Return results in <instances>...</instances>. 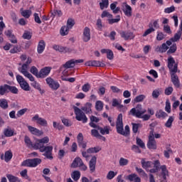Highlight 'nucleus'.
<instances>
[{
  "mask_svg": "<svg viewBox=\"0 0 182 182\" xmlns=\"http://www.w3.org/2000/svg\"><path fill=\"white\" fill-rule=\"evenodd\" d=\"M141 163L143 168L151 173H157L160 168V161H159V160H156L153 163L151 161L142 159Z\"/></svg>",
  "mask_w": 182,
  "mask_h": 182,
  "instance_id": "nucleus-1",
  "label": "nucleus"
},
{
  "mask_svg": "<svg viewBox=\"0 0 182 182\" xmlns=\"http://www.w3.org/2000/svg\"><path fill=\"white\" fill-rule=\"evenodd\" d=\"M32 63V58L28 57L27 61H25V63L18 68V71L20 73L23 75L25 77H26L28 80L33 81V75L30 73L29 70V65Z\"/></svg>",
  "mask_w": 182,
  "mask_h": 182,
  "instance_id": "nucleus-2",
  "label": "nucleus"
},
{
  "mask_svg": "<svg viewBox=\"0 0 182 182\" xmlns=\"http://www.w3.org/2000/svg\"><path fill=\"white\" fill-rule=\"evenodd\" d=\"M117 132L119 134L122 136H127L130 132V127L129 125H126L125 128H123V114H119L117 119Z\"/></svg>",
  "mask_w": 182,
  "mask_h": 182,
  "instance_id": "nucleus-3",
  "label": "nucleus"
},
{
  "mask_svg": "<svg viewBox=\"0 0 182 182\" xmlns=\"http://www.w3.org/2000/svg\"><path fill=\"white\" fill-rule=\"evenodd\" d=\"M73 108L74 109L76 120L82 122V123H87V117H86V114L82 112V109L76 106H73Z\"/></svg>",
  "mask_w": 182,
  "mask_h": 182,
  "instance_id": "nucleus-4",
  "label": "nucleus"
},
{
  "mask_svg": "<svg viewBox=\"0 0 182 182\" xmlns=\"http://www.w3.org/2000/svg\"><path fill=\"white\" fill-rule=\"evenodd\" d=\"M168 68L170 74L177 73L178 72V64L176 63V60L172 56L168 58Z\"/></svg>",
  "mask_w": 182,
  "mask_h": 182,
  "instance_id": "nucleus-5",
  "label": "nucleus"
},
{
  "mask_svg": "<svg viewBox=\"0 0 182 182\" xmlns=\"http://www.w3.org/2000/svg\"><path fill=\"white\" fill-rule=\"evenodd\" d=\"M146 112H147V110L141 107V105H138L136 107H134L130 110L131 114L132 116H134L135 117H137L138 119H140V117H141V115L144 114Z\"/></svg>",
  "mask_w": 182,
  "mask_h": 182,
  "instance_id": "nucleus-6",
  "label": "nucleus"
},
{
  "mask_svg": "<svg viewBox=\"0 0 182 182\" xmlns=\"http://www.w3.org/2000/svg\"><path fill=\"white\" fill-rule=\"evenodd\" d=\"M42 163V160L41 159H27L23 161L21 163V166L23 167H36L38 164Z\"/></svg>",
  "mask_w": 182,
  "mask_h": 182,
  "instance_id": "nucleus-7",
  "label": "nucleus"
},
{
  "mask_svg": "<svg viewBox=\"0 0 182 182\" xmlns=\"http://www.w3.org/2000/svg\"><path fill=\"white\" fill-rule=\"evenodd\" d=\"M71 167L73 168H77V167H80V170H82L83 171H86V170H87V166L85 165L83 161L80 157H76L73 160L71 164Z\"/></svg>",
  "mask_w": 182,
  "mask_h": 182,
  "instance_id": "nucleus-8",
  "label": "nucleus"
},
{
  "mask_svg": "<svg viewBox=\"0 0 182 182\" xmlns=\"http://www.w3.org/2000/svg\"><path fill=\"white\" fill-rule=\"evenodd\" d=\"M16 80L18 85H20V87H21V89H23V90H25V92H29V90H31V87L29 86V84L28 83V82H26V80H25V78H23V77H22L21 75H17Z\"/></svg>",
  "mask_w": 182,
  "mask_h": 182,
  "instance_id": "nucleus-9",
  "label": "nucleus"
},
{
  "mask_svg": "<svg viewBox=\"0 0 182 182\" xmlns=\"http://www.w3.org/2000/svg\"><path fill=\"white\" fill-rule=\"evenodd\" d=\"M52 151H53V146H44V147L41 148V153H44L43 156L48 159V160L53 159V156H52Z\"/></svg>",
  "mask_w": 182,
  "mask_h": 182,
  "instance_id": "nucleus-10",
  "label": "nucleus"
},
{
  "mask_svg": "<svg viewBox=\"0 0 182 182\" xmlns=\"http://www.w3.org/2000/svg\"><path fill=\"white\" fill-rule=\"evenodd\" d=\"M168 46H171V41H167L166 43H162L161 46H156L155 50L159 53H165V52L168 50Z\"/></svg>",
  "mask_w": 182,
  "mask_h": 182,
  "instance_id": "nucleus-11",
  "label": "nucleus"
},
{
  "mask_svg": "<svg viewBox=\"0 0 182 182\" xmlns=\"http://www.w3.org/2000/svg\"><path fill=\"white\" fill-rule=\"evenodd\" d=\"M32 122H36L37 124L46 127L48 126V121L44 118L39 117V114H36L33 117L31 118Z\"/></svg>",
  "mask_w": 182,
  "mask_h": 182,
  "instance_id": "nucleus-12",
  "label": "nucleus"
},
{
  "mask_svg": "<svg viewBox=\"0 0 182 182\" xmlns=\"http://www.w3.org/2000/svg\"><path fill=\"white\" fill-rule=\"evenodd\" d=\"M147 147L148 149H151L153 150H156L157 149V144L156 143V140L154 139V134L152 132H150L149 136V141L147 143Z\"/></svg>",
  "mask_w": 182,
  "mask_h": 182,
  "instance_id": "nucleus-13",
  "label": "nucleus"
},
{
  "mask_svg": "<svg viewBox=\"0 0 182 182\" xmlns=\"http://www.w3.org/2000/svg\"><path fill=\"white\" fill-rule=\"evenodd\" d=\"M50 70H52V68L50 67H45L43 68H42L39 73H38V77H46V76H48L49 74L50 73Z\"/></svg>",
  "mask_w": 182,
  "mask_h": 182,
  "instance_id": "nucleus-14",
  "label": "nucleus"
},
{
  "mask_svg": "<svg viewBox=\"0 0 182 182\" xmlns=\"http://www.w3.org/2000/svg\"><path fill=\"white\" fill-rule=\"evenodd\" d=\"M121 38L124 39V41H129V39H134V34L130 31H121L119 32Z\"/></svg>",
  "mask_w": 182,
  "mask_h": 182,
  "instance_id": "nucleus-15",
  "label": "nucleus"
},
{
  "mask_svg": "<svg viewBox=\"0 0 182 182\" xmlns=\"http://www.w3.org/2000/svg\"><path fill=\"white\" fill-rule=\"evenodd\" d=\"M27 127L28 129V132H30V133H31V134H33L34 136H38L39 137L43 135V132L39 130L36 127H33L31 125H28Z\"/></svg>",
  "mask_w": 182,
  "mask_h": 182,
  "instance_id": "nucleus-16",
  "label": "nucleus"
},
{
  "mask_svg": "<svg viewBox=\"0 0 182 182\" xmlns=\"http://www.w3.org/2000/svg\"><path fill=\"white\" fill-rule=\"evenodd\" d=\"M5 137H12L16 135V132H15V129L11 128V127H7L4 129L3 132Z\"/></svg>",
  "mask_w": 182,
  "mask_h": 182,
  "instance_id": "nucleus-17",
  "label": "nucleus"
},
{
  "mask_svg": "<svg viewBox=\"0 0 182 182\" xmlns=\"http://www.w3.org/2000/svg\"><path fill=\"white\" fill-rule=\"evenodd\" d=\"M82 41L83 42H89L90 41V28L85 27L82 33Z\"/></svg>",
  "mask_w": 182,
  "mask_h": 182,
  "instance_id": "nucleus-18",
  "label": "nucleus"
},
{
  "mask_svg": "<svg viewBox=\"0 0 182 182\" xmlns=\"http://www.w3.org/2000/svg\"><path fill=\"white\" fill-rule=\"evenodd\" d=\"M176 73H171V80L175 87H180V80H178V76L176 75Z\"/></svg>",
  "mask_w": 182,
  "mask_h": 182,
  "instance_id": "nucleus-19",
  "label": "nucleus"
},
{
  "mask_svg": "<svg viewBox=\"0 0 182 182\" xmlns=\"http://www.w3.org/2000/svg\"><path fill=\"white\" fill-rule=\"evenodd\" d=\"M122 11L126 16H132V6L127 3L122 4Z\"/></svg>",
  "mask_w": 182,
  "mask_h": 182,
  "instance_id": "nucleus-20",
  "label": "nucleus"
},
{
  "mask_svg": "<svg viewBox=\"0 0 182 182\" xmlns=\"http://www.w3.org/2000/svg\"><path fill=\"white\" fill-rule=\"evenodd\" d=\"M30 82H33V83H31V86L34 87V89H36L37 90H38L41 95H43V93H45V90H42V88L41 87V84L35 81L34 77H33V81L30 80Z\"/></svg>",
  "mask_w": 182,
  "mask_h": 182,
  "instance_id": "nucleus-21",
  "label": "nucleus"
},
{
  "mask_svg": "<svg viewBox=\"0 0 182 182\" xmlns=\"http://www.w3.org/2000/svg\"><path fill=\"white\" fill-rule=\"evenodd\" d=\"M85 66H105V63L97 60H90L85 63Z\"/></svg>",
  "mask_w": 182,
  "mask_h": 182,
  "instance_id": "nucleus-22",
  "label": "nucleus"
},
{
  "mask_svg": "<svg viewBox=\"0 0 182 182\" xmlns=\"http://www.w3.org/2000/svg\"><path fill=\"white\" fill-rule=\"evenodd\" d=\"M46 46V43H45V41L41 40L38 42V46H37V52L38 53H43V50H45V48Z\"/></svg>",
  "mask_w": 182,
  "mask_h": 182,
  "instance_id": "nucleus-23",
  "label": "nucleus"
},
{
  "mask_svg": "<svg viewBox=\"0 0 182 182\" xmlns=\"http://www.w3.org/2000/svg\"><path fill=\"white\" fill-rule=\"evenodd\" d=\"M75 68V59L70 60L63 65L61 69H70Z\"/></svg>",
  "mask_w": 182,
  "mask_h": 182,
  "instance_id": "nucleus-24",
  "label": "nucleus"
},
{
  "mask_svg": "<svg viewBox=\"0 0 182 182\" xmlns=\"http://www.w3.org/2000/svg\"><path fill=\"white\" fill-rule=\"evenodd\" d=\"M44 147L45 146L42 144L39 139H36L35 143L33 144V149L34 150H39L41 151V149H43Z\"/></svg>",
  "mask_w": 182,
  "mask_h": 182,
  "instance_id": "nucleus-25",
  "label": "nucleus"
},
{
  "mask_svg": "<svg viewBox=\"0 0 182 182\" xmlns=\"http://www.w3.org/2000/svg\"><path fill=\"white\" fill-rule=\"evenodd\" d=\"M156 117L157 119H166V117H168V114L166 112L159 109L156 112Z\"/></svg>",
  "mask_w": 182,
  "mask_h": 182,
  "instance_id": "nucleus-26",
  "label": "nucleus"
},
{
  "mask_svg": "<svg viewBox=\"0 0 182 182\" xmlns=\"http://www.w3.org/2000/svg\"><path fill=\"white\" fill-rule=\"evenodd\" d=\"M96 156H93L90 161V170L92 173L96 170Z\"/></svg>",
  "mask_w": 182,
  "mask_h": 182,
  "instance_id": "nucleus-27",
  "label": "nucleus"
},
{
  "mask_svg": "<svg viewBox=\"0 0 182 182\" xmlns=\"http://www.w3.org/2000/svg\"><path fill=\"white\" fill-rule=\"evenodd\" d=\"M127 180L133 182H141V180L135 173L130 174L127 176Z\"/></svg>",
  "mask_w": 182,
  "mask_h": 182,
  "instance_id": "nucleus-28",
  "label": "nucleus"
},
{
  "mask_svg": "<svg viewBox=\"0 0 182 182\" xmlns=\"http://www.w3.org/2000/svg\"><path fill=\"white\" fill-rule=\"evenodd\" d=\"M182 32L181 31H178L177 33L174 35L173 38H171L169 41L171 42H178L180 41V38H181Z\"/></svg>",
  "mask_w": 182,
  "mask_h": 182,
  "instance_id": "nucleus-29",
  "label": "nucleus"
},
{
  "mask_svg": "<svg viewBox=\"0 0 182 182\" xmlns=\"http://www.w3.org/2000/svg\"><path fill=\"white\" fill-rule=\"evenodd\" d=\"M21 14L23 18L28 19L32 15V11L21 9Z\"/></svg>",
  "mask_w": 182,
  "mask_h": 182,
  "instance_id": "nucleus-30",
  "label": "nucleus"
},
{
  "mask_svg": "<svg viewBox=\"0 0 182 182\" xmlns=\"http://www.w3.org/2000/svg\"><path fill=\"white\" fill-rule=\"evenodd\" d=\"M174 116H170L165 123V127L170 129L173 126V122H174Z\"/></svg>",
  "mask_w": 182,
  "mask_h": 182,
  "instance_id": "nucleus-31",
  "label": "nucleus"
},
{
  "mask_svg": "<svg viewBox=\"0 0 182 182\" xmlns=\"http://www.w3.org/2000/svg\"><path fill=\"white\" fill-rule=\"evenodd\" d=\"M110 9L112 10L113 14H118L120 11V8L117 7V2L111 4Z\"/></svg>",
  "mask_w": 182,
  "mask_h": 182,
  "instance_id": "nucleus-32",
  "label": "nucleus"
},
{
  "mask_svg": "<svg viewBox=\"0 0 182 182\" xmlns=\"http://www.w3.org/2000/svg\"><path fill=\"white\" fill-rule=\"evenodd\" d=\"M0 107L4 109L9 107V105L8 104V100H6V99H0Z\"/></svg>",
  "mask_w": 182,
  "mask_h": 182,
  "instance_id": "nucleus-33",
  "label": "nucleus"
},
{
  "mask_svg": "<svg viewBox=\"0 0 182 182\" xmlns=\"http://www.w3.org/2000/svg\"><path fill=\"white\" fill-rule=\"evenodd\" d=\"M129 164V159L121 157L119 160V165L120 167H124Z\"/></svg>",
  "mask_w": 182,
  "mask_h": 182,
  "instance_id": "nucleus-34",
  "label": "nucleus"
},
{
  "mask_svg": "<svg viewBox=\"0 0 182 182\" xmlns=\"http://www.w3.org/2000/svg\"><path fill=\"white\" fill-rule=\"evenodd\" d=\"M69 31L70 30L66 26H63L61 27L60 30V34L61 35V36H66V35L69 33Z\"/></svg>",
  "mask_w": 182,
  "mask_h": 182,
  "instance_id": "nucleus-35",
  "label": "nucleus"
},
{
  "mask_svg": "<svg viewBox=\"0 0 182 182\" xmlns=\"http://www.w3.org/2000/svg\"><path fill=\"white\" fill-rule=\"evenodd\" d=\"M176 52H177V44L173 43L167 51V55H171V53H176Z\"/></svg>",
  "mask_w": 182,
  "mask_h": 182,
  "instance_id": "nucleus-36",
  "label": "nucleus"
},
{
  "mask_svg": "<svg viewBox=\"0 0 182 182\" xmlns=\"http://www.w3.org/2000/svg\"><path fill=\"white\" fill-rule=\"evenodd\" d=\"M109 7V0H101L100 3V9L103 10Z\"/></svg>",
  "mask_w": 182,
  "mask_h": 182,
  "instance_id": "nucleus-37",
  "label": "nucleus"
},
{
  "mask_svg": "<svg viewBox=\"0 0 182 182\" xmlns=\"http://www.w3.org/2000/svg\"><path fill=\"white\" fill-rule=\"evenodd\" d=\"M71 177L75 181H77V180H79V178H80V171H75L72 173L71 174Z\"/></svg>",
  "mask_w": 182,
  "mask_h": 182,
  "instance_id": "nucleus-38",
  "label": "nucleus"
},
{
  "mask_svg": "<svg viewBox=\"0 0 182 182\" xmlns=\"http://www.w3.org/2000/svg\"><path fill=\"white\" fill-rule=\"evenodd\" d=\"M161 170V174L163 176V178L166 180V176H168V171L167 170V168L166 167V165H163L160 167Z\"/></svg>",
  "mask_w": 182,
  "mask_h": 182,
  "instance_id": "nucleus-39",
  "label": "nucleus"
},
{
  "mask_svg": "<svg viewBox=\"0 0 182 182\" xmlns=\"http://www.w3.org/2000/svg\"><path fill=\"white\" fill-rule=\"evenodd\" d=\"M24 141H25L27 147H28L29 149H33V144L32 143V141H31V138H29V136H26L24 138Z\"/></svg>",
  "mask_w": 182,
  "mask_h": 182,
  "instance_id": "nucleus-40",
  "label": "nucleus"
},
{
  "mask_svg": "<svg viewBox=\"0 0 182 182\" xmlns=\"http://www.w3.org/2000/svg\"><path fill=\"white\" fill-rule=\"evenodd\" d=\"M97 130L100 131V133H101V134H109V127H105L104 128H102L100 127H97Z\"/></svg>",
  "mask_w": 182,
  "mask_h": 182,
  "instance_id": "nucleus-41",
  "label": "nucleus"
},
{
  "mask_svg": "<svg viewBox=\"0 0 182 182\" xmlns=\"http://www.w3.org/2000/svg\"><path fill=\"white\" fill-rule=\"evenodd\" d=\"M145 99H146V95H138L134 99V103H140V102H143V100H144Z\"/></svg>",
  "mask_w": 182,
  "mask_h": 182,
  "instance_id": "nucleus-42",
  "label": "nucleus"
},
{
  "mask_svg": "<svg viewBox=\"0 0 182 182\" xmlns=\"http://www.w3.org/2000/svg\"><path fill=\"white\" fill-rule=\"evenodd\" d=\"M48 86L52 89V90H58L59 87H60V85H59V82L56 81H53L52 84H50Z\"/></svg>",
  "mask_w": 182,
  "mask_h": 182,
  "instance_id": "nucleus-43",
  "label": "nucleus"
},
{
  "mask_svg": "<svg viewBox=\"0 0 182 182\" xmlns=\"http://www.w3.org/2000/svg\"><path fill=\"white\" fill-rule=\"evenodd\" d=\"M165 112L168 114L171 113V103H170L169 100H166V101Z\"/></svg>",
  "mask_w": 182,
  "mask_h": 182,
  "instance_id": "nucleus-44",
  "label": "nucleus"
},
{
  "mask_svg": "<svg viewBox=\"0 0 182 182\" xmlns=\"http://www.w3.org/2000/svg\"><path fill=\"white\" fill-rule=\"evenodd\" d=\"M95 109L98 112H100L103 109V102L98 100L95 103Z\"/></svg>",
  "mask_w": 182,
  "mask_h": 182,
  "instance_id": "nucleus-45",
  "label": "nucleus"
},
{
  "mask_svg": "<svg viewBox=\"0 0 182 182\" xmlns=\"http://www.w3.org/2000/svg\"><path fill=\"white\" fill-rule=\"evenodd\" d=\"M75 26V20L73 18H68L67 26H65L70 31Z\"/></svg>",
  "mask_w": 182,
  "mask_h": 182,
  "instance_id": "nucleus-46",
  "label": "nucleus"
},
{
  "mask_svg": "<svg viewBox=\"0 0 182 182\" xmlns=\"http://www.w3.org/2000/svg\"><path fill=\"white\" fill-rule=\"evenodd\" d=\"M102 150V148L100 146H95L93 148H90L87 149V153L92 154V153H99Z\"/></svg>",
  "mask_w": 182,
  "mask_h": 182,
  "instance_id": "nucleus-47",
  "label": "nucleus"
},
{
  "mask_svg": "<svg viewBox=\"0 0 182 182\" xmlns=\"http://www.w3.org/2000/svg\"><path fill=\"white\" fill-rule=\"evenodd\" d=\"M92 105L87 103L85 107H82L81 109L83 112H85L87 114L92 112Z\"/></svg>",
  "mask_w": 182,
  "mask_h": 182,
  "instance_id": "nucleus-48",
  "label": "nucleus"
},
{
  "mask_svg": "<svg viewBox=\"0 0 182 182\" xmlns=\"http://www.w3.org/2000/svg\"><path fill=\"white\" fill-rule=\"evenodd\" d=\"M6 177L9 180V182H16V181H19V178L14 176L11 174H7Z\"/></svg>",
  "mask_w": 182,
  "mask_h": 182,
  "instance_id": "nucleus-49",
  "label": "nucleus"
},
{
  "mask_svg": "<svg viewBox=\"0 0 182 182\" xmlns=\"http://www.w3.org/2000/svg\"><path fill=\"white\" fill-rule=\"evenodd\" d=\"M117 176V172H114L113 171H110L108 172L107 175V180H112V178H114Z\"/></svg>",
  "mask_w": 182,
  "mask_h": 182,
  "instance_id": "nucleus-50",
  "label": "nucleus"
},
{
  "mask_svg": "<svg viewBox=\"0 0 182 182\" xmlns=\"http://www.w3.org/2000/svg\"><path fill=\"white\" fill-rule=\"evenodd\" d=\"M7 90H8V85H4L0 86L1 96H4V95H5V93H6Z\"/></svg>",
  "mask_w": 182,
  "mask_h": 182,
  "instance_id": "nucleus-51",
  "label": "nucleus"
},
{
  "mask_svg": "<svg viewBox=\"0 0 182 182\" xmlns=\"http://www.w3.org/2000/svg\"><path fill=\"white\" fill-rule=\"evenodd\" d=\"M4 158H5V161L8 163V161H9V160L12 159V152L11 151H7L5 153Z\"/></svg>",
  "mask_w": 182,
  "mask_h": 182,
  "instance_id": "nucleus-52",
  "label": "nucleus"
},
{
  "mask_svg": "<svg viewBox=\"0 0 182 182\" xmlns=\"http://www.w3.org/2000/svg\"><path fill=\"white\" fill-rule=\"evenodd\" d=\"M8 90H9L11 93H14V95H18V90L15 86L8 85Z\"/></svg>",
  "mask_w": 182,
  "mask_h": 182,
  "instance_id": "nucleus-53",
  "label": "nucleus"
},
{
  "mask_svg": "<svg viewBox=\"0 0 182 182\" xmlns=\"http://www.w3.org/2000/svg\"><path fill=\"white\" fill-rule=\"evenodd\" d=\"M140 127H141V124L132 123V131L134 132V133H137V132H139V129H140Z\"/></svg>",
  "mask_w": 182,
  "mask_h": 182,
  "instance_id": "nucleus-54",
  "label": "nucleus"
},
{
  "mask_svg": "<svg viewBox=\"0 0 182 182\" xmlns=\"http://www.w3.org/2000/svg\"><path fill=\"white\" fill-rule=\"evenodd\" d=\"M31 73L32 75H34V76H36L38 77V75H39V71L38 70V68L35 66H32L30 69Z\"/></svg>",
  "mask_w": 182,
  "mask_h": 182,
  "instance_id": "nucleus-55",
  "label": "nucleus"
},
{
  "mask_svg": "<svg viewBox=\"0 0 182 182\" xmlns=\"http://www.w3.org/2000/svg\"><path fill=\"white\" fill-rule=\"evenodd\" d=\"M136 144L141 149H146V144H144V142L140 138H136Z\"/></svg>",
  "mask_w": 182,
  "mask_h": 182,
  "instance_id": "nucleus-56",
  "label": "nucleus"
},
{
  "mask_svg": "<svg viewBox=\"0 0 182 182\" xmlns=\"http://www.w3.org/2000/svg\"><path fill=\"white\" fill-rule=\"evenodd\" d=\"M101 18H108L109 19L113 18V15L110 14V13H109L107 11H104L101 14Z\"/></svg>",
  "mask_w": 182,
  "mask_h": 182,
  "instance_id": "nucleus-57",
  "label": "nucleus"
},
{
  "mask_svg": "<svg viewBox=\"0 0 182 182\" xmlns=\"http://www.w3.org/2000/svg\"><path fill=\"white\" fill-rule=\"evenodd\" d=\"M119 21H120V16H117L116 18H111L108 19V22L111 25L113 23H117V22H119Z\"/></svg>",
  "mask_w": 182,
  "mask_h": 182,
  "instance_id": "nucleus-58",
  "label": "nucleus"
},
{
  "mask_svg": "<svg viewBox=\"0 0 182 182\" xmlns=\"http://www.w3.org/2000/svg\"><path fill=\"white\" fill-rule=\"evenodd\" d=\"M112 106L114 107H118V109H122V107H123V105H120L117 99L112 100Z\"/></svg>",
  "mask_w": 182,
  "mask_h": 182,
  "instance_id": "nucleus-59",
  "label": "nucleus"
},
{
  "mask_svg": "<svg viewBox=\"0 0 182 182\" xmlns=\"http://www.w3.org/2000/svg\"><path fill=\"white\" fill-rule=\"evenodd\" d=\"M174 90V89L173 88V87H167L166 89H165V95L166 96H170V95H171V93H173V91Z\"/></svg>",
  "mask_w": 182,
  "mask_h": 182,
  "instance_id": "nucleus-60",
  "label": "nucleus"
},
{
  "mask_svg": "<svg viewBox=\"0 0 182 182\" xmlns=\"http://www.w3.org/2000/svg\"><path fill=\"white\" fill-rule=\"evenodd\" d=\"M174 11H176V7H174V6L167 7L164 9L165 14H171V12H174Z\"/></svg>",
  "mask_w": 182,
  "mask_h": 182,
  "instance_id": "nucleus-61",
  "label": "nucleus"
},
{
  "mask_svg": "<svg viewBox=\"0 0 182 182\" xmlns=\"http://www.w3.org/2000/svg\"><path fill=\"white\" fill-rule=\"evenodd\" d=\"M155 29L153 27H151L149 28H148L147 30H146V31L144 33L143 36L144 37L147 36V35H150V33H151V32H154Z\"/></svg>",
  "mask_w": 182,
  "mask_h": 182,
  "instance_id": "nucleus-62",
  "label": "nucleus"
},
{
  "mask_svg": "<svg viewBox=\"0 0 182 182\" xmlns=\"http://www.w3.org/2000/svg\"><path fill=\"white\" fill-rule=\"evenodd\" d=\"M21 52V48L19 46H14L12 49L10 50V53H18Z\"/></svg>",
  "mask_w": 182,
  "mask_h": 182,
  "instance_id": "nucleus-63",
  "label": "nucleus"
},
{
  "mask_svg": "<svg viewBox=\"0 0 182 182\" xmlns=\"http://www.w3.org/2000/svg\"><path fill=\"white\" fill-rule=\"evenodd\" d=\"M91 134L93 136V137H96L97 139H99L100 137V134H99V131L97 129H92L91 131Z\"/></svg>",
  "mask_w": 182,
  "mask_h": 182,
  "instance_id": "nucleus-64",
  "label": "nucleus"
}]
</instances>
